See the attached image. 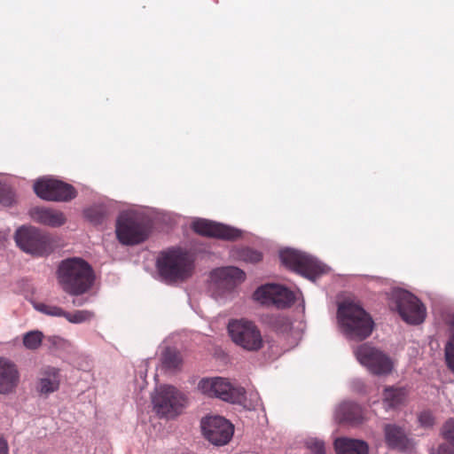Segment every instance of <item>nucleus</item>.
I'll use <instances>...</instances> for the list:
<instances>
[{"mask_svg":"<svg viewBox=\"0 0 454 454\" xmlns=\"http://www.w3.org/2000/svg\"><path fill=\"white\" fill-rule=\"evenodd\" d=\"M387 295L390 309L396 310L404 322L410 325L424 322L427 316L426 307L411 293L395 287Z\"/></svg>","mask_w":454,"mask_h":454,"instance_id":"39448f33","label":"nucleus"},{"mask_svg":"<svg viewBox=\"0 0 454 454\" xmlns=\"http://www.w3.org/2000/svg\"><path fill=\"white\" fill-rule=\"evenodd\" d=\"M337 454H368V444L362 440L338 438L334 442Z\"/></svg>","mask_w":454,"mask_h":454,"instance_id":"6ab92c4d","label":"nucleus"},{"mask_svg":"<svg viewBox=\"0 0 454 454\" xmlns=\"http://www.w3.org/2000/svg\"><path fill=\"white\" fill-rule=\"evenodd\" d=\"M57 278L63 291L71 295L86 293L94 281L90 265L78 257L63 260L58 267Z\"/></svg>","mask_w":454,"mask_h":454,"instance_id":"f257e3e1","label":"nucleus"},{"mask_svg":"<svg viewBox=\"0 0 454 454\" xmlns=\"http://www.w3.org/2000/svg\"><path fill=\"white\" fill-rule=\"evenodd\" d=\"M151 219L141 209L122 211L116 220V236L118 240L127 246L145 241L150 231Z\"/></svg>","mask_w":454,"mask_h":454,"instance_id":"7ed1b4c3","label":"nucleus"},{"mask_svg":"<svg viewBox=\"0 0 454 454\" xmlns=\"http://www.w3.org/2000/svg\"><path fill=\"white\" fill-rule=\"evenodd\" d=\"M200 425L205 438L215 445L226 444L233 435V426L221 416H207Z\"/></svg>","mask_w":454,"mask_h":454,"instance_id":"4468645a","label":"nucleus"},{"mask_svg":"<svg viewBox=\"0 0 454 454\" xmlns=\"http://www.w3.org/2000/svg\"><path fill=\"white\" fill-rule=\"evenodd\" d=\"M109 214H111V210L103 204L93 205L84 210L85 217L95 224L102 223Z\"/></svg>","mask_w":454,"mask_h":454,"instance_id":"bb28decb","label":"nucleus"},{"mask_svg":"<svg viewBox=\"0 0 454 454\" xmlns=\"http://www.w3.org/2000/svg\"><path fill=\"white\" fill-rule=\"evenodd\" d=\"M162 364L167 369H178L182 364L181 356L175 349L167 348L162 355Z\"/></svg>","mask_w":454,"mask_h":454,"instance_id":"c85d7f7f","label":"nucleus"},{"mask_svg":"<svg viewBox=\"0 0 454 454\" xmlns=\"http://www.w3.org/2000/svg\"><path fill=\"white\" fill-rule=\"evenodd\" d=\"M232 342L248 352H257L264 346L262 332L258 325L247 318L231 319L227 325Z\"/></svg>","mask_w":454,"mask_h":454,"instance_id":"423d86ee","label":"nucleus"},{"mask_svg":"<svg viewBox=\"0 0 454 454\" xmlns=\"http://www.w3.org/2000/svg\"><path fill=\"white\" fill-rule=\"evenodd\" d=\"M306 448L311 454H325V442L317 437H308L304 441Z\"/></svg>","mask_w":454,"mask_h":454,"instance_id":"7c9ffc66","label":"nucleus"},{"mask_svg":"<svg viewBox=\"0 0 454 454\" xmlns=\"http://www.w3.org/2000/svg\"><path fill=\"white\" fill-rule=\"evenodd\" d=\"M192 228L200 235L227 240L237 239L241 237L242 233L239 229L203 218L195 219L192 223Z\"/></svg>","mask_w":454,"mask_h":454,"instance_id":"2eb2a0df","label":"nucleus"},{"mask_svg":"<svg viewBox=\"0 0 454 454\" xmlns=\"http://www.w3.org/2000/svg\"><path fill=\"white\" fill-rule=\"evenodd\" d=\"M354 355L359 364L372 374H387L393 369L391 359L381 350L368 343L357 346L354 349Z\"/></svg>","mask_w":454,"mask_h":454,"instance_id":"9b49d317","label":"nucleus"},{"mask_svg":"<svg viewBox=\"0 0 454 454\" xmlns=\"http://www.w3.org/2000/svg\"><path fill=\"white\" fill-rule=\"evenodd\" d=\"M152 403L159 416L172 419L181 413L185 398L175 387L162 385L157 387L152 394Z\"/></svg>","mask_w":454,"mask_h":454,"instance_id":"0eeeda50","label":"nucleus"},{"mask_svg":"<svg viewBox=\"0 0 454 454\" xmlns=\"http://www.w3.org/2000/svg\"><path fill=\"white\" fill-rule=\"evenodd\" d=\"M14 201V193L12 189L0 181V203L4 206H11Z\"/></svg>","mask_w":454,"mask_h":454,"instance_id":"473e14b6","label":"nucleus"},{"mask_svg":"<svg viewBox=\"0 0 454 454\" xmlns=\"http://www.w3.org/2000/svg\"><path fill=\"white\" fill-rule=\"evenodd\" d=\"M278 289L274 298V306L278 309L290 307L294 302L296 294L281 285H278Z\"/></svg>","mask_w":454,"mask_h":454,"instance_id":"b1692460","label":"nucleus"},{"mask_svg":"<svg viewBox=\"0 0 454 454\" xmlns=\"http://www.w3.org/2000/svg\"><path fill=\"white\" fill-rule=\"evenodd\" d=\"M279 257L284 265L312 281H315L320 274L325 273L327 269L315 257L291 248L280 251Z\"/></svg>","mask_w":454,"mask_h":454,"instance_id":"6e6552de","label":"nucleus"},{"mask_svg":"<svg viewBox=\"0 0 454 454\" xmlns=\"http://www.w3.org/2000/svg\"><path fill=\"white\" fill-rule=\"evenodd\" d=\"M20 381L17 364L6 357H0V394L10 395L16 391Z\"/></svg>","mask_w":454,"mask_h":454,"instance_id":"f3484780","label":"nucleus"},{"mask_svg":"<svg viewBox=\"0 0 454 454\" xmlns=\"http://www.w3.org/2000/svg\"><path fill=\"white\" fill-rule=\"evenodd\" d=\"M337 320L340 332L349 340H363L371 335L373 329V321L369 314L353 302L339 305Z\"/></svg>","mask_w":454,"mask_h":454,"instance_id":"f03ea898","label":"nucleus"},{"mask_svg":"<svg viewBox=\"0 0 454 454\" xmlns=\"http://www.w3.org/2000/svg\"><path fill=\"white\" fill-rule=\"evenodd\" d=\"M406 398L404 388L386 387L383 394V404L386 410L395 409L401 405Z\"/></svg>","mask_w":454,"mask_h":454,"instance_id":"5701e85b","label":"nucleus"},{"mask_svg":"<svg viewBox=\"0 0 454 454\" xmlns=\"http://www.w3.org/2000/svg\"><path fill=\"white\" fill-rule=\"evenodd\" d=\"M231 257L245 262L254 263L260 262L262 256L257 250L243 247L231 250Z\"/></svg>","mask_w":454,"mask_h":454,"instance_id":"393cba45","label":"nucleus"},{"mask_svg":"<svg viewBox=\"0 0 454 454\" xmlns=\"http://www.w3.org/2000/svg\"><path fill=\"white\" fill-rule=\"evenodd\" d=\"M245 278V272L237 267L215 269L210 274V291L215 300H222L241 284Z\"/></svg>","mask_w":454,"mask_h":454,"instance_id":"9d476101","label":"nucleus"},{"mask_svg":"<svg viewBox=\"0 0 454 454\" xmlns=\"http://www.w3.org/2000/svg\"><path fill=\"white\" fill-rule=\"evenodd\" d=\"M29 215L35 222L53 228L63 225L67 220L61 211L48 207H34Z\"/></svg>","mask_w":454,"mask_h":454,"instance_id":"a211bd4d","label":"nucleus"},{"mask_svg":"<svg viewBox=\"0 0 454 454\" xmlns=\"http://www.w3.org/2000/svg\"><path fill=\"white\" fill-rule=\"evenodd\" d=\"M198 388L201 393L220 398L232 403H241L245 399V389L241 387H233L227 380L223 378L202 379Z\"/></svg>","mask_w":454,"mask_h":454,"instance_id":"f8f14e48","label":"nucleus"},{"mask_svg":"<svg viewBox=\"0 0 454 454\" xmlns=\"http://www.w3.org/2000/svg\"><path fill=\"white\" fill-rule=\"evenodd\" d=\"M419 421L423 427H430L434 423V418L431 413L425 411L419 416Z\"/></svg>","mask_w":454,"mask_h":454,"instance_id":"c9c22d12","label":"nucleus"},{"mask_svg":"<svg viewBox=\"0 0 454 454\" xmlns=\"http://www.w3.org/2000/svg\"><path fill=\"white\" fill-rule=\"evenodd\" d=\"M335 419L343 422H357L362 419L361 408L353 402H343L335 410Z\"/></svg>","mask_w":454,"mask_h":454,"instance_id":"412c9836","label":"nucleus"},{"mask_svg":"<svg viewBox=\"0 0 454 454\" xmlns=\"http://www.w3.org/2000/svg\"><path fill=\"white\" fill-rule=\"evenodd\" d=\"M33 307L36 311L50 317H65L66 310L56 305L46 304L43 302H35Z\"/></svg>","mask_w":454,"mask_h":454,"instance_id":"c756f323","label":"nucleus"},{"mask_svg":"<svg viewBox=\"0 0 454 454\" xmlns=\"http://www.w3.org/2000/svg\"><path fill=\"white\" fill-rule=\"evenodd\" d=\"M15 241L24 252L43 256L52 252V239L34 227H21L15 233Z\"/></svg>","mask_w":454,"mask_h":454,"instance_id":"1a4fd4ad","label":"nucleus"},{"mask_svg":"<svg viewBox=\"0 0 454 454\" xmlns=\"http://www.w3.org/2000/svg\"><path fill=\"white\" fill-rule=\"evenodd\" d=\"M385 440L388 446L404 449L408 444V438L404 430L395 424H387L384 427Z\"/></svg>","mask_w":454,"mask_h":454,"instance_id":"aec40b11","label":"nucleus"},{"mask_svg":"<svg viewBox=\"0 0 454 454\" xmlns=\"http://www.w3.org/2000/svg\"><path fill=\"white\" fill-rule=\"evenodd\" d=\"M439 454H451V450L447 446H440Z\"/></svg>","mask_w":454,"mask_h":454,"instance_id":"58836bf2","label":"nucleus"},{"mask_svg":"<svg viewBox=\"0 0 454 454\" xmlns=\"http://www.w3.org/2000/svg\"><path fill=\"white\" fill-rule=\"evenodd\" d=\"M239 403L242 404L248 410H255L262 404V402L257 392H251L248 397L245 395V399H243L242 402Z\"/></svg>","mask_w":454,"mask_h":454,"instance_id":"72a5a7b5","label":"nucleus"},{"mask_svg":"<svg viewBox=\"0 0 454 454\" xmlns=\"http://www.w3.org/2000/svg\"><path fill=\"white\" fill-rule=\"evenodd\" d=\"M0 454H9L7 442L0 437Z\"/></svg>","mask_w":454,"mask_h":454,"instance_id":"4c0bfd02","label":"nucleus"},{"mask_svg":"<svg viewBox=\"0 0 454 454\" xmlns=\"http://www.w3.org/2000/svg\"><path fill=\"white\" fill-rule=\"evenodd\" d=\"M73 303H74V305H77V306H81V305L82 304V303H81V302H77V301H73Z\"/></svg>","mask_w":454,"mask_h":454,"instance_id":"ea45409f","label":"nucleus"},{"mask_svg":"<svg viewBox=\"0 0 454 454\" xmlns=\"http://www.w3.org/2000/svg\"><path fill=\"white\" fill-rule=\"evenodd\" d=\"M442 434L452 445H454V419H450L442 427Z\"/></svg>","mask_w":454,"mask_h":454,"instance_id":"f704fd0d","label":"nucleus"},{"mask_svg":"<svg viewBox=\"0 0 454 454\" xmlns=\"http://www.w3.org/2000/svg\"><path fill=\"white\" fill-rule=\"evenodd\" d=\"M451 326L454 329V317L451 319ZM445 357L449 368L454 372V333L445 346Z\"/></svg>","mask_w":454,"mask_h":454,"instance_id":"2f4dec72","label":"nucleus"},{"mask_svg":"<svg viewBox=\"0 0 454 454\" xmlns=\"http://www.w3.org/2000/svg\"><path fill=\"white\" fill-rule=\"evenodd\" d=\"M156 265L160 276L168 283L183 281L191 277L193 270L191 255L180 248H170L161 252Z\"/></svg>","mask_w":454,"mask_h":454,"instance_id":"20e7f679","label":"nucleus"},{"mask_svg":"<svg viewBox=\"0 0 454 454\" xmlns=\"http://www.w3.org/2000/svg\"><path fill=\"white\" fill-rule=\"evenodd\" d=\"M278 284L269 283L262 285L255 289L253 299L264 306H274V298L277 294Z\"/></svg>","mask_w":454,"mask_h":454,"instance_id":"4be33fe9","label":"nucleus"},{"mask_svg":"<svg viewBox=\"0 0 454 454\" xmlns=\"http://www.w3.org/2000/svg\"><path fill=\"white\" fill-rule=\"evenodd\" d=\"M95 317V314L91 310L88 309H81V310H74L72 312L66 311L65 318L71 324H83L87 322H90Z\"/></svg>","mask_w":454,"mask_h":454,"instance_id":"cd10ccee","label":"nucleus"},{"mask_svg":"<svg viewBox=\"0 0 454 454\" xmlns=\"http://www.w3.org/2000/svg\"><path fill=\"white\" fill-rule=\"evenodd\" d=\"M43 338V332L32 330L22 335V344L26 349L35 351L42 346Z\"/></svg>","mask_w":454,"mask_h":454,"instance_id":"a878e982","label":"nucleus"},{"mask_svg":"<svg viewBox=\"0 0 454 454\" xmlns=\"http://www.w3.org/2000/svg\"><path fill=\"white\" fill-rule=\"evenodd\" d=\"M47 341L51 344V347L58 348L62 344L63 339L59 336H49L47 338Z\"/></svg>","mask_w":454,"mask_h":454,"instance_id":"e433bc0d","label":"nucleus"},{"mask_svg":"<svg viewBox=\"0 0 454 454\" xmlns=\"http://www.w3.org/2000/svg\"><path fill=\"white\" fill-rule=\"evenodd\" d=\"M60 385L59 370L54 366L44 365L37 372L35 390L40 395L48 397L59 390Z\"/></svg>","mask_w":454,"mask_h":454,"instance_id":"dca6fc26","label":"nucleus"},{"mask_svg":"<svg viewBox=\"0 0 454 454\" xmlns=\"http://www.w3.org/2000/svg\"><path fill=\"white\" fill-rule=\"evenodd\" d=\"M34 191L41 199L51 201H67L76 195L72 185L51 177L38 179L34 184Z\"/></svg>","mask_w":454,"mask_h":454,"instance_id":"ddd939ff","label":"nucleus"}]
</instances>
